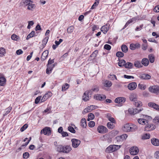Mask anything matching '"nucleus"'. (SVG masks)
Masks as SVG:
<instances>
[{
  "instance_id": "obj_50",
  "label": "nucleus",
  "mask_w": 159,
  "mask_h": 159,
  "mask_svg": "<svg viewBox=\"0 0 159 159\" xmlns=\"http://www.w3.org/2000/svg\"><path fill=\"white\" fill-rule=\"evenodd\" d=\"M12 107H9L5 110V113L4 114V116H6L11 111Z\"/></svg>"
},
{
  "instance_id": "obj_20",
  "label": "nucleus",
  "mask_w": 159,
  "mask_h": 159,
  "mask_svg": "<svg viewBox=\"0 0 159 159\" xmlns=\"http://www.w3.org/2000/svg\"><path fill=\"white\" fill-rule=\"evenodd\" d=\"M48 51L47 50L43 52L41 57V59L42 61H44L47 58L48 55Z\"/></svg>"
},
{
  "instance_id": "obj_9",
  "label": "nucleus",
  "mask_w": 159,
  "mask_h": 159,
  "mask_svg": "<svg viewBox=\"0 0 159 159\" xmlns=\"http://www.w3.org/2000/svg\"><path fill=\"white\" fill-rule=\"evenodd\" d=\"M143 110V109L138 110L137 108H130L129 109V112L131 115H134L137 113H139Z\"/></svg>"
},
{
  "instance_id": "obj_32",
  "label": "nucleus",
  "mask_w": 159,
  "mask_h": 159,
  "mask_svg": "<svg viewBox=\"0 0 159 159\" xmlns=\"http://www.w3.org/2000/svg\"><path fill=\"white\" fill-rule=\"evenodd\" d=\"M130 125L128 124H126L124 125L122 128V130L125 132H129Z\"/></svg>"
},
{
  "instance_id": "obj_64",
  "label": "nucleus",
  "mask_w": 159,
  "mask_h": 159,
  "mask_svg": "<svg viewBox=\"0 0 159 159\" xmlns=\"http://www.w3.org/2000/svg\"><path fill=\"white\" fill-rule=\"evenodd\" d=\"M85 92H86V93L89 94L90 96H91V95L93 94V92L92 89L89 90H87Z\"/></svg>"
},
{
  "instance_id": "obj_57",
  "label": "nucleus",
  "mask_w": 159,
  "mask_h": 159,
  "mask_svg": "<svg viewBox=\"0 0 159 159\" xmlns=\"http://www.w3.org/2000/svg\"><path fill=\"white\" fill-rule=\"evenodd\" d=\"M11 38L14 40H17L19 38V37L16 34H13L12 35Z\"/></svg>"
},
{
  "instance_id": "obj_60",
  "label": "nucleus",
  "mask_w": 159,
  "mask_h": 159,
  "mask_svg": "<svg viewBox=\"0 0 159 159\" xmlns=\"http://www.w3.org/2000/svg\"><path fill=\"white\" fill-rule=\"evenodd\" d=\"M28 127V125L25 124L22 127L20 128V130L21 132H23Z\"/></svg>"
},
{
  "instance_id": "obj_37",
  "label": "nucleus",
  "mask_w": 159,
  "mask_h": 159,
  "mask_svg": "<svg viewBox=\"0 0 159 159\" xmlns=\"http://www.w3.org/2000/svg\"><path fill=\"white\" fill-rule=\"evenodd\" d=\"M126 61L124 60H119V62H118V65L119 66L122 67L125 64Z\"/></svg>"
},
{
  "instance_id": "obj_44",
  "label": "nucleus",
  "mask_w": 159,
  "mask_h": 159,
  "mask_svg": "<svg viewBox=\"0 0 159 159\" xmlns=\"http://www.w3.org/2000/svg\"><path fill=\"white\" fill-rule=\"evenodd\" d=\"M121 50L124 52H126L128 50L127 46L125 45H122L121 46Z\"/></svg>"
},
{
  "instance_id": "obj_7",
  "label": "nucleus",
  "mask_w": 159,
  "mask_h": 159,
  "mask_svg": "<svg viewBox=\"0 0 159 159\" xmlns=\"http://www.w3.org/2000/svg\"><path fill=\"white\" fill-rule=\"evenodd\" d=\"M139 77L142 80H148L151 78V76L147 74H141L138 75Z\"/></svg>"
},
{
  "instance_id": "obj_34",
  "label": "nucleus",
  "mask_w": 159,
  "mask_h": 159,
  "mask_svg": "<svg viewBox=\"0 0 159 159\" xmlns=\"http://www.w3.org/2000/svg\"><path fill=\"white\" fill-rule=\"evenodd\" d=\"M112 83L111 81L106 80L105 81L104 83V86L107 87H110L112 85Z\"/></svg>"
},
{
  "instance_id": "obj_43",
  "label": "nucleus",
  "mask_w": 159,
  "mask_h": 159,
  "mask_svg": "<svg viewBox=\"0 0 159 159\" xmlns=\"http://www.w3.org/2000/svg\"><path fill=\"white\" fill-rule=\"evenodd\" d=\"M150 135L149 134H144L142 136V139H149L150 138Z\"/></svg>"
},
{
  "instance_id": "obj_11",
  "label": "nucleus",
  "mask_w": 159,
  "mask_h": 159,
  "mask_svg": "<svg viewBox=\"0 0 159 159\" xmlns=\"http://www.w3.org/2000/svg\"><path fill=\"white\" fill-rule=\"evenodd\" d=\"M126 101V98L123 97H119L116 98L115 100V102L118 104L124 103Z\"/></svg>"
},
{
  "instance_id": "obj_8",
  "label": "nucleus",
  "mask_w": 159,
  "mask_h": 159,
  "mask_svg": "<svg viewBox=\"0 0 159 159\" xmlns=\"http://www.w3.org/2000/svg\"><path fill=\"white\" fill-rule=\"evenodd\" d=\"M106 96L103 94H97L94 96V99L99 101L104 100L106 99Z\"/></svg>"
},
{
  "instance_id": "obj_22",
  "label": "nucleus",
  "mask_w": 159,
  "mask_h": 159,
  "mask_svg": "<svg viewBox=\"0 0 159 159\" xmlns=\"http://www.w3.org/2000/svg\"><path fill=\"white\" fill-rule=\"evenodd\" d=\"M0 74V85L4 86L6 84V80L4 77L1 76V74Z\"/></svg>"
},
{
  "instance_id": "obj_29",
  "label": "nucleus",
  "mask_w": 159,
  "mask_h": 159,
  "mask_svg": "<svg viewBox=\"0 0 159 159\" xmlns=\"http://www.w3.org/2000/svg\"><path fill=\"white\" fill-rule=\"evenodd\" d=\"M133 103L135 107H137L141 106L142 105V102L140 101L138 99L134 101Z\"/></svg>"
},
{
  "instance_id": "obj_25",
  "label": "nucleus",
  "mask_w": 159,
  "mask_h": 159,
  "mask_svg": "<svg viewBox=\"0 0 159 159\" xmlns=\"http://www.w3.org/2000/svg\"><path fill=\"white\" fill-rule=\"evenodd\" d=\"M80 125L83 128H85L87 126L86 120L85 118H83L80 121Z\"/></svg>"
},
{
  "instance_id": "obj_47",
  "label": "nucleus",
  "mask_w": 159,
  "mask_h": 159,
  "mask_svg": "<svg viewBox=\"0 0 159 159\" xmlns=\"http://www.w3.org/2000/svg\"><path fill=\"white\" fill-rule=\"evenodd\" d=\"M74 27L73 26H70L67 29V33L69 34H70L72 33L74 30Z\"/></svg>"
},
{
  "instance_id": "obj_4",
  "label": "nucleus",
  "mask_w": 159,
  "mask_h": 159,
  "mask_svg": "<svg viewBox=\"0 0 159 159\" xmlns=\"http://www.w3.org/2000/svg\"><path fill=\"white\" fill-rule=\"evenodd\" d=\"M98 132L100 134H105L107 132V129L103 125H99L97 128Z\"/></svg>"
},
{
  "instance_id": "obj_18",
  "label": "nucleus",
  "mask_w": 159,
  "mask_h": 159,
  "mask_svg": "<svg viewBox=\"0 0 159 159\" xmlns=\"http://www.w3.org/2000/svg\"><path fill=\"white\" fill-rule=\"evenodd\" d=\"M55 66V64H52L51 65H47V68L46 70V73L47 74H50L52 71L53 69V68Z\"/></svg>"
},
{
  "instance_id": "obj_51",
  "label": "nucleus",
  "mask_w": 159,
  "mask_h": 159,
  "mask_svg": "<svg viewBox=\"0 0 159 159\" xmlns=\"http://www.w3.org/2000/svg\"><path fill=\"white\" fill-rule=\"evenodd\" d=\"M138 87L139 89L142 90H145L146 88V86L145 85L141 84H138Z\"/></svg>"
},
{
  "instance_id": "obj_6",
  "label": "nucleus",
  "mask_w": 159,
  "mask_h": 159,
  "mask_svg": "<svg viewBox=\"0 0 159 159\" xmlns=\"http://www.w3.org/2000/svg\"><path fill=\"white\" fill-rule=\"evenodd\" d=\"M72 145L74 148H77L80 143V141L79 139H71Z\"/></svg>"
},
{
  "instance_id": "obj_39",
  "label": "nucleus",
  "mask_w": 159,
  "mask_h": 159,
  "mask_svg": "<svg viewBox=\"0 0 159 159\" xmlns=\"http://www.w3.org/2000/svg\"><path fill=\"white\" fill-rule=\"evenodd\" d=\"M63 146L61 145H58L57 148V151L59 152L63 153Z\"/></svg>"
},
{
  "instance_id": "obj_23",
  "label": "nucleus",
  "mask_w": 159,
  "mask_h": 159,
  "mask_svg": "<svg viewBox=\"0 0 159 159\" xmlns=\"http://www.w3.org/2000/svg\"><path fill=\"white\" fill-rule=\"evenodd\" d=\"M138 123L141 125H146L147 123H148V120L144 119H139L138 120Z\"/></svg>"
},
{
  "instance_id": "obj_48",
  "label": "nucleus",
  "mask_w": 159,
  "mask_h": 159,
  "mask_svg": "<svg viewBox=\"0 0 159 159\" xmlns=\"http://www.w3.org/2000/svg\"><path fill=\"white\" fill-rule=\"evenodd\" d=\"M94 118V114L92 113H90L88 115V121H89L90 120H93Z\"/></svg>"
},
{
  "instance_id": "obj_19",
  "label": "nucleus",
  "mask_w": 159,
  "mask_h": 159,
  "mask_svg": "<svg viewBox=\"0 0 159 159\" xmlns=\"http://www.w3.org/2000/svg\"><path fill=\"white\" fill-rule=\"evenodd\" d=\"M91 97V96L89 95L88 93H86V92H85L82 96V99L84 101L86 102L88 101Z\"/></svg>"
},
{
  "instance_id": "obj_21",
  "label": "nucleus",
  "mask_w": 159,
  "mask_h": 159,
  "mask_svg": "<svg viewBox=\"0 0 159 159\" xmlns=\"http://www.w3.org/2000/svg\"><path fill=\"white\" fill-rule=\"evenodd\" d=\"M109 29V26L107 25H106L102 26L101 28V30L102 32L104 34H106Z\"/></svg>"
},
{
  "instance_id": "obj_1",
  "label": "nucleus",
  "mask_w": 159,
  "mask_h": 159,
  "mask_svg": "<svg viewBox=\"0 0 159 159\" xmlns=\"http://www.w3.org/2000/svg\"><path fill=\"white\" fill-rule=\"evenodd\" d=\"M156 126L153 124L150 123L149 121L145 125L144 128V130L146 131H149L154 129L156 128Z\"/></svg>"
},
{
  "instance_id": "obj_63",
  "label": "nucleus",
  "mask_w": 159,
  "mask_h": 159,
  "mask_svg": "<svg viewBox=\"0 0 159 159\" xmlns=\"http://www.w3.org/2000/svg\"><path fill=\"white\" fill-rule=\"evenodd\" d=\"M29 157V154L28 152L24 153L23 154V157L25 159H27Z\"/></svg>"
},
{
  "instance_id": "obj_53",
  "label": "nucleus",
  "mask_w": 159,
  "mask_h": 159,
  "mask_svg": "<svg viewBox=\"0 0 159 159\" xmlns=\"http://www.w3.org/2000/svg\"><path fill=\"white\" fill-rule=\"evenodd\" d=\"M108 77L109 79L111 80H114L115 79L117 80L116 76L115 75L110 74L108 76Z\"/></svg>"
},
{
  "instance_id": "obj_56",
  "label": "nucleus",
  "mask_w": 159,
  "mask_h": 159,
  "mask_svg": "<svg viewBox=\"0 0 159 159\" xmlns=\"http://www.w3.org/2000/svg\"><path fill=\"white\" fill-rule=\"evenodd\" d=\"M143 24H142L140 25L139 26H137L135 29V31H138L140 30L143 29Z\"/></svg>"
},
{
  "instance_id": "obj_16",
  "label": "nucleus",
  "mask_w": 159,
  "mask_h": 159,
  "mask_svg": "<svg viewBox=\"0 0 159 159\" xmlns=\"http://www.w3.org/2000/svg\"><path fill=\"white\" fill-rule=\"evenodd\" d=\"M72 150L71 147L70 145H65L63 146V153H68Z\"/></svg>"
},
{
  "instance_id": "obj_27",
  "label": "nucleus",
  "mask_w": 159,
  "mask_h": 159,
  "mask_svg": "<svg viewBox=\"0 0 159 159\" xmlns=\"http://www.w3.org/2000/svg\"><path fill=\"white\" fill-rule=\"evenodd\" d=\"M137 129V127L136 125H130L129 132L134 131H135Z\"/></svg>"
},
{
  "instance_id": "obj_45",
  "label": "nucleus",
  "mask_w": 159,
  "mask_h": 159,
  "mask_svg": "<svg viewBox=\"0 0 159 159\" xmlns=\"http://www.w3.org/2000/svg\"><path fill=\"white\" fill-rule=\"evenodd\" d=\"M5 49L3 48H0V57H2L5 54Z\"/></svg>"
},
{
  "instance_id": "obj_41",
  "label": "nucleus",
  "mask_w": 159,
  "mask_h": 159,
  "mask_svg": "<svg viewBox=\"0 0 159 159\" xmlns=\"http://www.w3.org/2000/svg\"><path fill=\"white\" fill-rule=\"evenodd\" d=\"M48 37L47 36L42 41V45L43 46V47H44L47 44L48 40Z\"/></svg>"
},
{
  "instance_id": "obj_58",
  "label": "nucleus",
  "mask_w": 159,
  "mask_h": 159,
  "mask_svg": "<svg viewBox=\"0 0 159 159\" xmlns=\"http://www.w3.org/2000/svg\"><path fill=\"white\" fill-rule=\"evenodd\" d=\"M95 125V123L93 121H91L89 122L88 125L90 127H93Z\"/></svg>"
},
{
  "instance_id": "obj_52",
  "label": "nucleus",
  "mask_w": 159,
  "mask_h": 159,
  "mask_svg": "<svg viewBox=\"0 0 159 159\" xmlns=\"http://www.w3.org/2000/svg\"><path fill=\"white\" fill-rule=\"evenodd\" d=\"M153 122L157 124H159V116H157L154 118L153 119Z\"/></svg>"
},
{
  "instance_id": "obj_49",
  "label": "nucleus",
  "mask_w": 159,
  "mask_h": 159,
  "mask_svg": "<svg viewBox=\"0 0 159 159\" xmlns=\"http://www.w3.org/2000/svg\"><path fill=\"white\" fill-rule=\"evenodd\" d=\"M93 92H97L99 90V87L97 85L93 86L91 89Z\"/></svg>"
},
{
  "instance_id": "obj_54",
  "label": "nucleus",
  "mask_w": 159,
  "mask_h": 159,
  "mask_svg": "<svg viewBox=\"0 0 159 159\" xmlns=\"http://www.w3.org/2000/svg\"><path fill=\"white\" fill-rule=\"evenodd\" d=\"M116 55L119 57H121L124 56V54L121 52H116Z\"/></svg>"
},
{
  "instance_id": "obj_36",
  "label": "nucleus",
  "mask_w": 159,
  "mask_h": 159,
  "mask_svg": "<svg viewBox=\"0 0 159 159\" xmlns=\"http://www.w3.org/2000/svg\"><path fill=\"white\" fill-rule=\"evenodd\" d=\"M35 32L34 31H31V32L28 35L26 39L28 40L30 38L33 37L35 35Z\"/></svg>"
},
{
  "instance_id": "obj_28",
  "label": "nucleus",
  "mask_w": 159,
  "mask_h": 159,
  "mask_svg": "<svg viewBox=\"0 0 159 159\" xmlns=\"http://www.w3.org/2000/svg\"><path fill=\"white\" fill-rule=\"evenodd\" d=\"M142 64L145 66H147L149 63V61L148 59L144 58L142 59L141 61Z\"/></svg>"
},
{
  "instance_id": "obj_5",
  "label": "nucleus",
  "mask_w": 159,
  "mask_h": 159,
  "mask_svg": "<svg viewBox=\"0 0 159 159\" xmlns=\"http://www.w3.org/2000/svg\"><path fill=\"white\" fill-rule=\"evenodd\" d=\"M51 130L50 128L48 127H45L41 130L40 132L41 134H44L45 135H49L51 134Z\"/></svg>"
},
{
  "instance_id": "obj_38",
  "label": "nucleus",
  "mask_w": 159,
  "mask_h": 159,
  "mask_svg": "<svg viewBox=\"0 0 159 159\" xmlns=\"http://www.w3.org/2000/svg\"><path fill=\"white\" fill-rule=\"evenodd\" d=\"M148 58L150 62L153 63L154 61L155 57L153 54H151L148 55Z\"/></svg>"
},
{
  "instance_id": "obj_61",
  "label": "nucleus",
  "mask_w": 159,
  "mask_h": 159,
  "mask_svg": "<svg viewBox=\"0 0 159 159\" xmlns=\"http://www.w3.org/2000/svg\"><path fill=\"white\" fill-rule=\"evenodd\" d=\"M107 118L108 120L112 123H114L115 122L114 119L113 117H111L110 116L107 115Z\"/></svg>"
},
{
  "instance_id": "obj_12",
  "label": "nucleus",
  "mask_w": 159,
  "mask_h": 159,
  "mask_svg": "<svg viewBox=\"0 0 159 159\" xmlns=\"http://www.w3.org/2000/svg\"><path fill=\"white\" fill-rule=\"evenodd\" d=\"M148 106L152 107L157 111H159V105L153 102H150L148 104Z\"/></svg>"
},
{
  "instance_id": "obj_33",
  "label": "nucleus",
  "mask_w": 159,
  "mask_h": 159,
  "mask_svg": "<svg viewBox=\"0 0 159 159\" xmlns=\"http://www.w3.org/2000/svg\"><path fill=\"white\" fill-rule=\"evenodd\" d=\"M134 66L137 68H139L142 67V66L140 61H135L134 63Z\"/></svg>"
},
{
  "instance_id": "obj_2",
  "label": "nucleus",
  "mask_w": 159,
  "mask_h": 159,
  "mask_svg": "<svg viewBox=\"0 0 159 159\" xmlns=\"http://www.w3.org/2000/svg\"><path fill=\"white\" fill-rule=\"evenodd\" d=\"M139 152V149L138 147L134 146L131 148L129 149V152L132 155H137Z\"/></svg>"
},
{
  "instance_id": "obj_14",
  "label": "nucleus",
  "mask_w": 159,
  "mask_h": 159,
  "mask_svg": "<svg viewBox=\"0 0 159 159\" xmlns=\"http://www.w3.org/2000/svg\"><path fill=\"white\" fill-rule=\"evenodd\" d=\"M137 84L135 82H132L128 84V88L131 90H134L137 87Z\"/></svg>"
},
{
  "instance_id": "obj_35",
  "label": "nucleus",
  "mask_w": 159,
  "mask_h": 159,
  "mask_svg": "<svg viewBox=\"0 0 159 159\" xmlns=\"http://www.w3.org/2000/svg\"><path fill=\"white\" fill-rule=\"evenodd\" d=\"M133 67V64L131 62H127L125 63V67L126 68L131 69Z\"/></svg>"
},
{
  "instance_id": "obj_26",
  "label": "nucleus",
  "mask_w": 159,
  "mask_h": 159,
  "mask_svg": "<svg viewBox=\"0 0 159 159\" xmlns=\"http://www.w3.org/2000/svg\"><path fill=\"white\" fill-rule=\"evenodd\" d=\"M113 145H110L107 147L106 149V151L109 152H112L115 151V148L114 147Z\"/></svg>"
},
{
  "instance_id": "obj_17",
  "label": "nucleus",
  "mask_w": 159,
  "mask_h": 159,
  "mask_svg": "<svg viewBox=\"0 0 159 159\" xmlns=\"http://www.w3.org/2000/svg\"><path fill=\"white\" fill-rule=\"evenodd\" d=\"M140 46V44L138 43L135 44L131 43L130 45V48L132 50H134L136 49L139 48Z\"/></svg>"
},
{
  "instance_id": "obj_55",
  "label": "nucleus",
  "mask_w": 159,
  "mask_h": 159,
  "mask_svg": "<svg viewBox=\"0 0 159 159\" xmlns=\"http://www.w3.org/2000/svg\"><path fill=\"white\" fill-rule=\"evenodd\" d=\"M68 130L73 133H75V131L74 128L71 126H69L68 128Z\"/></svg>"
},
{
  "instance_id": "obj_62",
  "label": "nucleus",
  "mask_w": 159,
  "mask_h": 159,
  "mask_svg": "<svg viewBox=\"0 0 159 159\" xmlns=\"http://www.w3.org/2000/svg\"><path fill=\"white\" fill-rule=\"evenodd\" d=\"M104 48L107 50H109L111 49V47L109 45L106 44L104 45Z\"/></svg>"
},
{
  "instance_id": "obj_3",
  "label": "nucleus",
  "mask_w": 159,
  "mask_h": 159,
  "mask_svg": "<svg viewBox=\"0 0 159 159\" xmlns=\"http://www.w3.org/2000/svg\"><path fill=\"white\" fill-rule=\"evenodd\" d=\"M127 135L126 134L118 136L116 137L115 139L117 142H122L125 140L127 138Z\"/></svg>"
},
{
  "instance_id": "obj_46",
  "label": "nucleus",
  "mask_w": 159,
  "mask_h": 159,
  "mask_svg": "<svg viewBox=\"0 0 159 159\" xmlns=\"http://www.w3.org/2000/svg\"><path fill=\"white\" fill-rule=\"evenodd\" d=\"M113 123L109 122L107 124V127L110 129H113L114 127V125L113 124Z\"/></svg>"
},
{
  "instance_id": "obj_13",
  "label": "nucleus",
  "mask_w": 159,
  "mask_h": 159,
  "mask_svg": "<svg viewBox=\"0 0 159 159\" xmlns=\"http://www.w3.org/2000/svg\"><path fill=\"white\" fill-rule=\"evenodd\" d=\"M52 93L50 91H48L42 97L41 99V102H43L46 101L48 98L51 97Z\"/></svg>"
},
{
  "instance_id": "obj_24",
  "label": "nucleus",
  "mask_w": 159,
  "mask_h": 159,
  "mask_svg": "<svg viewBox=\"0 0 159 159\" xmlns=\"http://www.w3.org/2000/svg\"><path fill=\"white\" fill-rule=\"evenodd\" d=\"M152 144L156 146H158L159 145V140L156 138H153L151 140Z\"/></svg>"
},
{
  "instance_id": "obj_42",
  "label": "nucleus",
  "mask_w": 159,
  "mask_h": 159,
  "mask_svg": "<svg viewBox=\"0 0 159 159\" xmlns=\"http://www.w3.org/2000/svg\"><path fill=\"white\" fill-rule=\"evenodd\" d=\"M69 87V85L67 83H66L64 85H62V91H64L68 89Z\"/></svg>"
},
{
  "instance_id": "obj_10",
  "label": "nucleus",
  "mask_w": 159,
  "mask_h": 159,
  "mask_svg": "<svg viewBox=\"0 0 159 159\" xmlns=\"http://www.w3.org/2000/svg\"><path fill=\"white\" fill-rule=\"evenodd\" d=\"M148 90L150 92L157 94L158 86H151L149 88Z\"/></svg>"
},
{
  "instance_id": "obj_40",
  "label": "nucleus",
  "mask_w": 159,
  "mask_h": 159,
  "mask_svg": "<svg viewBox=\"0 0 159 159\" xmlns=\"http://www.w3.org/2000/svg\"><path fill=\"white\" fill-rule=\"evenodd\" d=\"M30 4L28 6L27 9L29 10L33 11L35 8V5L34 4H32V2H31V3H30Z\"/></svg>"
},
{
  "instance_id": "obj_15",
  "label": "nucleus",
  "mask_w": 159,
  "mask_h": 159,
  "mask_svg": "<svg viewBox=\"0 0 159 159\" xmlns=\"http://www.w3.org/2000/svg\"><path fill=\"white\" fill-rule=\"evenodd\" d=\"M94 108V107L93 105H91L86 108L83 111V114H85L88 112H90Z\"/></svg>"
},
{
  "instance_id": "obj_30",
  "label": "nucleus",
  "mask_w": 159,
  "mask_h": 159,
  "mask_svg": "<svg viewBox=\"0 0 159 159\" xmlns=\"http://www.w3.org/2000/svg\"><path fill=\"white\" fill-rule=\"evenodd\" d=\"M129 99L130 100L133 102L138 99L136 95L134 94H131L129 96Z\"/></svg>"
},
{
  "instance_id": "obj_59",
  "label": "nucleus",
  "mask_w": 159,
  "mask_h": 159,
  "mask_svg": "<svg viewBox=\"0 0 159 159\" xmlns=\"http://www.w3.org/2000/svg\"><path fill=\"white\" fill-rule=\"evenodd\" d=\"M148 43L146 44H143L142 45V49L144 50L145 51L148 48Z\"/></svg>"
},
{
  "instance_id": "obj_31",
  "label": "nucleus",
  "mask_w": 159,
  "mask_h": 159,
  "mask_svg": "<svg viewBox=\"0 0 159 159\" xmlns=\"http://www.w3.org/2000/svg\"><path fill=\"white\" fill-rule=\"evenodd\" d=\"M31 0H24L22 2V5L24 7L28 6L30 4V3H31Z\"/></svg>"
}]
</instances>
